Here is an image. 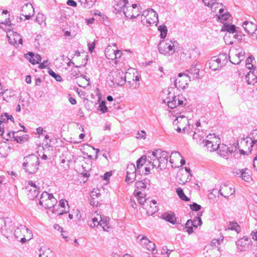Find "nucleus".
Returning <instances> with one entry per match:
<instances>
[{
    "label": "nucleus",
    "instance_id": "473e14b6",
    "mask_svg": "<svg viewBox=\"0 0 257 257\" xmlns=\"http://www.w3.org/2000/svg\"><path fill=\"white\" fill-rule=\"evenodd\" d=\"M81 167L82 170L81 171L80 168L79 169L80 173L84 177H88L89 176L88 172L90 170V168L89 167L88 164H87L86 162H84L81 165Z\"/></svg>",
    "mask_w": 257,
    "mask_h": 257
},
{
    "label": "nucleus",
    "instance_id": "412c9836",
    "mask_svg": "<svg viewBox=\"0 0 257 257\" xmlns=\"http://www.w3.org/2000/svg\"><path fill=\"white\" fill-rule=\"evenodd\" d=\"M217 150L219 155L226 159H228L229 154H231L233 152V151H230L228 146L224 144L220 145L219 144V147Z\"/></svg>",
    "mask_w": 257,
    "mask_h": 257
},
{
    "label": "nucleus",
    "instance_id": "f03ea898",
    "mask_svg": "<svg viewBox=\"0 0 257 257\" xmlns=\"http://www.w3.org/2000/svg\"><path fill=\"white\" fill-rule=\"evenodd\" d=\"M25 162L23 163V167L25 171L30 174L35 173L39 168V159L36 156L32 154L25 158Z\"/></svg>",
    "mask_w": 257,
    "mask_h": 257
},
{
    "label": "nucleus",
    "instance_id": "0e129e2a",
    "mask_svg": "<svg viewBox=\"0 0 257 257\" xmlns=\"http://www.w3.org/2000/svg\"><path fill=\"white\" fill-rule=\"evenodd\" d=\"M205 140H209V141L212 140L213 141H219L218 138H216L214 134H209L206 136Z\"/></svg>",
    "mask_w": 257,
    "mask_h": 257
},
{
    "label": "nucleus",
    "instance_id": "bb28decb",
    "mask_svg": "<svg viewBox=\"0 0 257 257\" xmlns=\"http://www.w3.org/2000/svg\"><path fill=\"white\" fill-rule=\"evenodd\" d=\"M246 81L249 85H254L257 83V76L254 74V72L249 71L245 78Z\"/></svg>",
    "mask_w": 257,
    "mask_h": 257
},
{
    "label": "nucleus",
    "instance_id": "9b49d317",
    "mask_svg": "<svg viewBox=\"0 0 257 257\" xmlns=\"http://www.w3.org/2000/svg\"><path fill=\"white\" fill-rule=\"evenodd\" d=\"M169 97H167L166 100L164 101L168 103L169 107L171 109H173L179 105H182L183 104V101L181 100L176 96L172 94L170 92L168 93Z\"/></svg>",
    "mask_w": 257,
    "mask_h": 257
},
{
    "label": "nucleus",
    "instance_id": "6ab92c4d",
    "mask_svg": "<svg viewBox=\"0 0 257 257\" xmlns=\"http://www.w3.org/2000/svg\"><path fill=\"white\" fill-rule=\"evenodd\" d=\"M242 27L245 32L248 34L256 35V39H257V26L252 22L245 21L243 22Z\"/></svg>",
    "mask_w": 257,
    "mask_h": 257
},
{
    "label": "nucleus",
    "instance_id": "79ce46f5",
    "mask_svg": "<svg viewBox=\"0 0 257 257\" xmlns=\"http://www.w3.org/2000/svg\"><path fill=\"white\" fill-rule=\"evenodd\" d=\"M176 193L181 200L185 201H188L190 200L189 198L185 195L182 188H177L176 190Z\"/></svg>",
    "mask_w": 257,
    "mask_h": 257
},
{
    "label": "nucleus",
    "instance_id": "dca6fc26",
    "mask_svg": "<svg viewBox=\"0 0 257 257\" xmlns=\"http://www.w3.org/2000/svg\"><path fill=\"white\" fill-rule=\"evenodd\" d=\"M34 10L31 4H26L22 7L21 15L25 17V20H29L33 16Z\"/></svg>",
    "mask_w": 257,
    "mask_h": 257
},
{
    "label": "nucleus",
    "instance_id": "aec40b11",
    "mask_svg": "<svg viewBox=\"0 0 257 257\" xmlns=\"http://www.w3.org/2000/svg\"><path fill=\"white\" fill-rule=\"evenodd\" d=\"M158 23V15L153 9L150 10V16L146 19L145 24L147 26Z\"/></svg>",
    "mask_w": 257,
    "mask_h": 257
},
{
    "label": "nucleus",
    "instance_id": "b1692460",
    "mask_svg": "<svg viewBox=\"0 0 257 257\" xmlns=\"http://www.w3.org/2000/svg\"><path fill=\"white\" fill-rule=\"evenodd\" d=\"M198 224H193V223H191V220H188L185 224V228H186V231L189 234H191L193 232V226L197 227L198 225H201L202 223L201 219L200 218H198Z\"/></svg>",
    "mask_w": 257,
    "mask_h": 257
},
{
    "label": "nucleus",
    "instance_id": "e433bc0d",
    "mask_svg": "<svg viewBox=\"0 0 257 257\" xmlns=\"http://www.w3.org/2000/svg\"><path fill=\"white\" fill-rule=\"evenodd\" d=\"M235 230L237 233L240 232V226L236 222H230L225 230Z\"/></svg>",
    "mask_w": 257,
    "mask_h": 257
},
{
    "label": "nucleus",
    "instance_id": "de8ad7c7",
    "mask_svg": "<svg viewBox=\"0 0 257 257\" xmlns=\"http://www.w3.org/2000/svg\"><path fill=\"white\" fill-rule=\"evenodd\" d=\"M144 248H146L148 250L152 251L153 254H155L157 252L155 244L151 240L149 241V243H148V244L145 246Z\"/></svg>",
    "mask_w": 257,
    "mask_h": 257
},
{
    "label": "nucleus",
    "instance_id": "c85d7f7f",
    "mask_svg": "<svg viewBox=\"0 0 257 257\" xmlns=\"http://www.w3.org/2000/svg\"><path fill=\"white\" fill-rule=\"evenodd\" d=\"M206 136V134L203 132H200L199 129H196V131L194 133L193 135V139L196 140L197 143L201 145L200 142H202L203 140H204V137Z\"/></svg>",
    "mask_w": 257,
    "mask_h": 257
},
{
    "label": "nucleus",
    "instance_id": "7c9ffc66",
    "mask_svg": "<svg viewBox=\"0 0 257 257\" xmlns=\"http://www.w3.org/2000/svg\"><path fill=\"white\" fill-rule=\"evenodd\" d=\"M127 4H128V2L125 0H120L118 4L114 6V10L117 12H123V9L126 10Z\"/></svg>",
    "mask_w": 257,
    "mask_h": 257
},
{
    "label": "nucleus",
    "instance_id": "f257e3e1",
    "mask_svg": "<svg viewBox=\"0 0 257 257\" xmlns=\"http://www.w3.org/2000/svg\"><path fill=\"white\" fill-rule=\"evenodd\" d=\"M178 45L179 43L177 41L167 39L160 42L158 50L161 54L170 56L175 52Z\"/></svg>",
    "mask_w": 257,
    "mask_h": 257
},
{
    "label": "nucleus",
    "instance_id": "f8f14e48",
    "mask_svg": "<svg viewBox=\"0 0 257 257\" xmlns=\"http://www.w3.org/2000/svg\"><path fill=\"white\" fill-rule=\"evenodd\" d=\"M124 72L121 70H117L114 75L111 81L117 86H121L124 84L126 82V79L124 76Z\"/></svg>",
    "mask_w": 257,
    "mask_h": 257
},
{
    "label": "nucleus",
    "instance_id": "052dcab7",
    "mask_svg": "<svg viewBox=\"0 0 257 257\" xmlns=\"http://www.w3.org/2000/svg\"><path fill=\"white\" fill-rule=\"evenodd\" d=\"M146 133L145 131H141V132H138L137 134L136 138L138 139H146Z\"/></svg>",
    "mask_w": 257,
    "mask_h": 257
},
{
    "label": "nucleus",
    "instance_id": "864d4df0",
    "mask_svg": "<svg viewBox=\"0 0 257 257\" xmlns=\"http://www.w3.org/2000/svg\"><path fill=\"white\" fill-rule=\"evenodd\" d=\"M106 102L104 100H102L99 105V110L102 113H105L108 110V108L106 106Z\"/></svg>",
    "mask_w": 257,
    "mask_h": 257
},
{
    "label": "nucleus",
    "instance_id": "680f3d73",
    "mask_svg": "<svg viewBox=\"0 0 257 257\" xmlns=\"http://www.w3.org/2000/svg\"><path fill=\"white\" fill-rule=\"evenodd\" d=\"M101 194L99 192V190L98 189H94L93 191L91 193V197H95L97 198H99Z\"/></svg>",
    "mask_w": 257,
    "mask_h": 257
},
{
    "label": "nucleus",
    "instance_id": "c9c22d12",
    "mask_svg": "<svg viewBox=\"0 0 257 257\" xmlns=\"http://www.w3.org/2000/svg\"><path fill=\"white\" fill-rule=\"evenodd\" d=\"M88 225L92 228H94L95 227H97L98 225H100V221L99 218L98 217H93L91 218V219H89L88 221Z\"/></svg>",
    "mask_w": 257,
    "mask_h": 257
},
{
    "label": "nucleus",
    "instance_id": "a878e982",
    "mask_svg": "<svg viewBox=\"0 0 257 257\" xmlns=\"http://www.w3.org/2000/svg\"><path fill=\"white\" fill-rule=\"evenodd\" d=\"M209 67L213 71L219 69L222 67L220 63H219L218 61L216 59L215 57H213L207 62Z\"/></svg>",
    "mask_w": 257,
    "mask_h": 257
},
{
    "label": "nucleus",
    "instance_id": "a19ab883",
    "mask_svg": "<svg viewBox=\"0 0 257 257\" xmlns=\"http://www.w3.org/2000/svg\"><path fill=\"white\" fill-rule=\"evenodd\" d=\"M150 181L148 179H144L143 181L136 182V186L138 189L143 190L147 188V184Z\"/></svg>",
    "mask_w": 257,
    "mask_h": 257
},
{
    "label": "nucleus",
    "instance_id": "7ed1b4c3",
    "mask_svg": "<svg viewBox=\"0 0 257 257\" xmlns=\"http://www.w3.org/2000/svg\"><path fill=\"white\" fill-rule=\"evenodd\" d=\"M15 238L21 242L24 243L30 240L33 237L31 230L25 226L21 225L18 226L14 232Z\"/></svg>",
    "mask_w": 257,
    "mask_h": 257
},
{
    "label": "nucleus",
    "instance_id": "58836bf2",
    "mask_svg": "<svg viewBox=\"0 0 257 257\" xmlns=\"http://www.w3.org/2000/svg\"><path fill=\"white\" fill-rule=\"evenodd\" d=\"M81 5L85 8H90L95 4L96 0H79Z\"/></svg>",
    "mask_w": 257,
    "mask_h": 257
},
{
    "label": "nucleus",
    "instance_id": "13d9d810",
    "mask_svg": "<svg viewBox=\"0 0 257 257\" xmlns=\"http://www.w3.org/2000/svg\"><path fill=\"white\" fill-rule=\"evenodd\" d=\"M217 0H203V2L205 5L212 7L216 3Z\"/></svg>",
    "mask_w": 257,
    "mask_h": 257
},
{
    "label": "nucleus",
    "instance_id": "37998d69",
    "mask_svg": "<svg viewBox=\"0 0 257 257\" xmlns=\"http://www.w3.org/2000/svg\"><path fill=\"white\" fill-rule=\"evenodd\" d=\"M181 157V154L178 152H173L170 156V163L173 164L175 163V159H176L179 161Z\"/></svg>",
    "mask_w": 257,
    "mask_h": 257
},
{
    "label": "nucleus",
    "instance_id": "6e6d98bb",
    "mask_svg": "<svg viewBox=\"0 0 257 257\" xmlns=\"http://www.w3.org/2000/svg\"><path fill=\"white\" fill-rule=\"evenodd\" d=\"M100 199L95 197H91L90 199V204L93 206H98L99 204Z\"/></svg>",
    "mask_w": 257,
    "mask_h": 257
},
{
    "label": "nucleus",
    "instance_id": "ddd939ff",
    "mask_svg": "<svg viewBox=\"0 0 257 257\" xmlns=\"http://www.w3.org/2000/svg\"><path fill=\"white\" fill-rule=\"evenodd\" d=\"M25 189L29 192L28 197L30 199L34 200L38 195L39 193L37 187L33 181H29Z\"/></svg>",
    "mask_w": 257,
    "mask_h": 257
},
{
    "label": "nucleus",
    "instance_id": "423d86ee",
    "mask_svg": "<svg viewBox=\"0 0 257 257\" xmlns=\"http://www.w3.org/2000/svg\"><path fill=\"white\" fill-rule=\"evenodd\" d=\"M156 157L155 158H158L159 166L158 168L161 170H163L166 168L168 161V153L166 151H162L161 149L155 150Z\"/></svg>",
    "mask_w": 257,
    "mask_h": 257
},
{
    "label": "nucleus",
    "instance_id": "5fc2aeb1",
    "mask_svg": "<svg viewBox=\"0 0 257 257\" xmlns=\"http://www.w3.org/2000/svg\"><path fill=\"white\" fill-rule=\"evenodd\" d=\"M244 54V52L243 53H242V52H238L237 54H236V57H237L238 61H235V62H231V63L234 64H239L241 62V61L243 60Z\"/></svg>",
    "mask_w": 257,
    "mask_h": 257
},
{
    "label": "nucleus",
    "instance_id": "4d7b16f0",
    "mask_svg": "<svg viewBox=\"0 0 257 257\" xmlns=\"http://www.w3.org/2000/svg\"><path fill=\"white\" fill-rule=\"evenodd\" d=\"M149 241L150 240L146 236H143L140 239V243L144 247H145V246L148 244V243H149Z\"/></svg>",
    "mask_w": 257,
    "mask_h": 257
},
{
    "label": "nucleus",
    "instance_id": "8fccbe9b",
    "mask_svg": "<svg viewBox=\"0 0 257 257\" xmlns=\"http://www.w3.org/2000/svg\"><path fill=\"white\" fill-rule=\"evenodd\" d=\"M21 132V131H19L16 133L15 132H8L7 133L6 136H3V138L5 139V140H6L7 141H9V140L13 138L15 141V139H16L15 137L16 136V134H18L19 133H20Z\"/></svg>",
    "mask_w": 257,
    "mask_h": 257
},
{
    "label": "nucleus",
    "instance_id": "f3484780",
    "mask_svg": "<svg viewBox=\"0 0 257 257\" xmlns=\"http://www.w3.org/2000/svg\"><path fill=\"white\" fill-rule=\"evenodd\" d=\"M219 141H213L209 140H203L200 144L204 147H206L208 151L212 152L217 150L219 147Z\"/></svg>",
    "mask_w": 257,
    "mask_h": 257
},
{
    "label": "nucleus",
    "instance_id": "2eb2a0df",
    "mask_svg": "<svg viewBox=\"0 0 257 257\" xmlns=\"http://www.w3.org/2000/svg\"><path fill=\"white\" fill-rule=\"evenodd\" d=\"M251 240L247 237L244 236L236 241V244L241 251H245L251 246Z\"/></svg>",
    "mask_w": 257,
    "mask_h": 257
},
{
    "label": "nucleus",
    "instance_id": "72a5a7b5",
    "mask_svg": "<svg viewBox=\"0 0 257 257\" xmlns=\"http://www.w3.org/2000/svg\"><path fill=\"white\" fill-rule=\"evenodd\" d=\"M241 178L242 180L247 182H249L250 181H251L252 178L250 177V170L246 168L244 169Z\"/></svg>",
    "mask_w": 257,
    "mask_h": 257
},
{
    "label": "nucleus",
    "instance_id": "a211bd4d",
    "mask_svg": "<svg viewBox=\"0 0 257 257\" xmlns=\"http://www.w3.org/2000/svg\"><path fill=\"white\" fill-rule=\"evenodd\" d=\"M219 192L224 197L228 198L229 195H231L235 192V189L225 184H223L220 186Z\"/></svg>",
    "mask_w": 257,
    "mask_h": 257
},
{
    "label": "nucleus",
    "instance_id": "338daca9",
    "mask_svg": "<svg viewBox=\"0 0 257 257\" xmlns=\"http://www.w3.org/2000/svg\"><path fill=\"white\" fill-rule=\"evenodd\" d=\"M44 19H43V15L39 14L36 18V21L40 25L42 24V23L44 22Z\"/></svg>",
    "mask_w": 257,
    "mask_h": 257
},
{
    "label": "nucleus",
    "instance_id": "bf43d9fd",
    "mask_svg": "<svg viewBox=\"0 0 257 257\" xmlns=\"http://www.w3.org/2000/svg\"><path fill=\"white\" fill-rule=\"evenodd\" d=\"M190 207L193 211H198L200 210L201 206L196 203H193L190 205Z\"/></svg>",
    "mask_w": 257,
    "mask_h": 257
},
{
    "label": "nucleus",
    "instance_id": "4be33fe9",
    "mask_svg": "<svg viewBox=\"0 0 257 257\" xmlns=\"http://www.w3.org/2000/svg\"><path fill=\"white\" fill-rule=\"evenodd\" d=\"M25 58L32 64H39L41 61V56L39 54H35L33 52L25 54Z\"/></svg>",
    "mask_w": 257,
    "mask_h": 257
},
{
    "label": "nucleus",
    "instance_id": "9d476101",
    "mask_svg": "<svg viewBox=\"0 0 257 257\" xmlns=\"http://www.w3.org/2000/svg\"><path fill=\"white\" fill-rule=\"evenodd\" d=\"M139 169L133 163H130L126 167V176L125 181L127 183H131L134 182L136 177V172L138 171Z\"/></svg>",
    "mask_w": 257,
    "mask_h": 257
},
{
    "label": "nucleus",
    "instance_id": "5701e85b",
    "mask_svg": "<svg viewBox=\"0 0 257 257\" xmlns=\"http://www.w3.org/2000/svg\"><path fill=\"white\" fill-rule=\"evenodd\" d=\"M156 153L155 151L148 154V161L149 162V164H151L152 169L156 167L158 168L159 166V159L158 158H155Z\"/></svg>",
    "mask_w": 257,
    "mask_h": 257
},
{
    "label": "nucleus",
    "instance_id": "393cba45",
    "mask_svg": "<svg viewBox=\"0 0 257 257\" xmlns=\"http://www.w3.org/2000/svg\"><path fill=\"white\" fill-rule=\"evenodd\" d=\"M162 218L171 224H175L177 223L176 218L174 212H166L162 214Z\"/></svg>",
    "mask_w": 257,
    "mask_h": 257
},
{
    "label": "nucleus",
    "instance_id": "69168bd1",
    "mask_svg": "<svg viewBox=\"0 0 257 257\" xmlns=\"http://www.w3.org/2000/svg\"><path fill=\"white\" fill-rule=\"evenodd\" d=\"M182 176H180V175L178 174L176 177V180L179 184L183 185L188 181L187 180L185 179V178L182 179Z\"/></svg>",
    "mask_w": 257,
    "mask_h": 257
},
{
    "label": "nucleus",
    "instance_id": "0eeeda50",
    "mask_svg": "<svg viewBox=\"0 0 257 257\" xmlns=\"http://www.w3.org/2000/svg\"><path fill=\"white\" fill-rule=\"evenodd\" d=\"M2 221H3L4 224L1 227L2 233L5 237L9 238L14 235L13 231L14 227V223L9 218L3 219Z\"/></svg>",
    "mask_w": 257,
    "mask_h": 257
},
{
    "label": "nucleus",
    "instance_id": "4c0bfd02",
    "mask_svg": "<svg viewBox=\"0 0 257 257\" xmlns=\"http://www.w3.org/2000/svg\"><path fill=\"white\" fill-rule=\"evenodd\" d=\"M99 221H100V226H101L104 231H108L106 230V228L104 226V223H105V225L109 224V218L106 216L101 215L99 216Z\"/></svg>",
    "mask_w": 257,
    "mask_h": 257
},
{
    "label": "nucleus",
    "instance_id": "20e7f679",
    "mask_svg": "<svg viewBox=\"0 0 257 257\" xmlns=\"http://www.w3.org/2000/svg\"><path fill=\"white\" fill-rule=\"evenodd\" d=\"M57 201L52 194L44 192L41 196L39 204L46 209L53 208L56 204Z\"/></svg>",
    "mask_w": 257,
    "mask_h": 257
},
{
    "label": "nucleus",
    "instance_id": "e2e57ef3",
    "mask_svg": "<svg viewBox=\"0 0 257 257\" xmlns=\"http://www.w3.org/2000/svg\"><path fill=\"white\" fill-rule=\"evenodd\" d=\"M150 10H149L148 11H144L143 12L142 16L144 17V18H142V22L144 24H145L146 19L148 18V16H150Z\"/></svg>",
    "mask_w": 257,
    "mask_h": 257
},
{
    "label": "nucleus",
    "instance_id": "c03bdc74",
    "mask_svg": "<svg viewBox=\"0 0 257 257\" xmlns=\"http://www.w3.org/2000/svg\"><path fill=\"white\" fill-rule=\"evenodd\" d=\"M9 120H11L12 122H14V119L12 115H9L7 113H5L1 115V120L2 123H7Z\"/></svg>",
    "mask_w": 257,
    "mask_h": 257
},
{
    "label": "nucleus",
    "instance_id": "cd10ccee",
    "mask_svg": "<svg viewBox=\"0 0 257 257\" xmlns=\"http://www.w3.org/2000/svg\"><path fill=\"white\" fill-rule=\"evenodd\" d=\"M8 41L10 44H12L13 45L17 44L18 42L19 44H22L23 40L21 38V36L19 34L15 32L13 34L12 38L8 36Z\"/></svg>",
    "mask_w": 257,
    "mask_h": 257
},
{
    "label": "nucleus",
    "instance_id": "4468645a",
    "mask_svg": "<svg viewBox=\"0 0 257 257\" xmlns=\"http://www.w3.org/2000/svg\"><path fill=\"white\" fill-rule=\"evenodd\" d=\"M145 202L144 208L147 211L148 215H152L158 211L157 202L155 200H145Z\"/></svg>",
    "mask_w": 257,
    "mask_h": 257
},
{
    "label": "nucleus",
    "instance_id": "a18cd8bd",
    "mask_svg": "<svg viewBox=\"0 0 257 257\" xmlns=\"http://www.w3.org/2000/svg\"><path fill=\"white\" fill-rule=\"evenodd\" d=\"M223 30L225 31H227L232 34H233L236 32V27L234 25L224 24Z\"/></svg>",
    "mask_w": 257,
    "mask_h": 257
},
{
    "label": "nucleus",
    "instance_id": "49530a36",
    "mask_svg": "<svg viewBox=\"0 0 257 257\" xmlns=\"http://www.w3.org/2000/svg\"><path fill=\"white\" fill-rule=\"evenodd\" d=\"M15 141L20 144L26 142L29 138V136L28 135H24L23 136H18V134H16Z\"/></svg>",
    "mask_w": 257,
    "mask_h": 257
},
{
    "label": "nucleus",
    "instance_id": "39448f33",
    "mask_svg": "<svg viewBox=\"0 0 257 257\" xmlns=\"http://www.w3.org/2000/svg\"><path fill=\"white\" fill-rule=\"evenodd\" d=\"M191 76L185 73H179L178 77L174 80V85L178 89H185L191 81Z\"/></svg>",
    "mask_w": 257,
    "mask_h": 257
},
{
    "label": "nucleus",
    "instance_id": "1a4fd4ad",
    "mask_svg": "<svg viewBox=\"0 0 257 257\" xmlns=\"http://www.w3.org/2000/svg\"><path fill=\"white\" fill-rule=\"evenodd\" d=\"M173 125L174 126L179 125L180 127L182 128V132L183 133L187 132L188 133L190 129L188 119L184 115L178 116L173 121Z\"/></svg>",
    "mask_w": 257,
    "mask_h": 257
},
{
    "label": "nucleus",
    "instance_id": "774afa93",
    "mask_svg": "<svg viewBox=\"0 0 257 257\" xmlns=\"http://www.w3.org/2000/svg\"><path fill=\"white\" fill-rule=\"evenodd\" d=\"M243 171V169H234L233 171V173L235 176L241 177V175H242Z\"/></svg>",
    "mask_w": 257,
    "mask_h": 257
},
{
    "label": "nucleus",
    "instance_id": "09e8293b",
    "mask_svg": "<svg viewBox=\"0 0 257 257\" xmlns=\"http://www.w3.org/2000/svg\"><path fill=\"white\" fill-rule=\"evenodd\" d=\"M158 30L160 32V37L164 39L167 34V28L165 25H161L158 27Z\"/></svg>",
    "mask_w": 257,
    "mask_h": 257
},
{
    "label": "nucleus",
    "instance_id": "3c124183",
    "mask_svg": "<svg viewBox=\"0 0 257 257\" xmlns=\"http://www.w3.org/2000/svg\"><path fill=\"white\" fill-rule=\"evenodd\" d=\"M147 162H148V161L146 156H143L142 157H141L137 161V169H140V168L142 167Z\"/></svg>",
    "mask_w": 257,
    "mask_h": 257
},
{
    "label": "nucleus",
    "instance_id": "ea45409f",
    "mask_svg": "<svg viewBox=\"0 0 257 257\" xmlns=\"http://www.w3.org/2000/svg\"><path fill=\"white\" fill-rule=\"evenodd\" d=\"M199 69L195 67H192L188 70V74L191 76V78L194 79L197 78L199 76Z\"/></svg>",
    "mask_w": 257,
    "mask_h": 257
},
{
    "label": "nucleus",
    "instance_id": "c756f323",
    "mask_svg": "<svg viewBox=\"0 0 257 257\" xmlns=\"http://www.w3.org/2000/svg\"><path fill=\"white\" fill-rule=\"evenodd\" d=\"M39 257H55V255L54 253L50 248L41 247Z\"/></svg>",
    "mask_w": 257,
    "mask_h": 257
},
{
    "label": "nucleus",
    "instance_id": "603ef678",
    "mask_svg": "<svg viewBox=\"0 0 257 257\" xmlns=\"http://www.w3.org/2000/svg\"><path fill=\"white\" fill-rule=\"evenodd\" d=\"M48 73L50 75L54 78L56 81L59 82L62 81L61 76L60 75L55 73L52 69H50L49 68L48 70Z\"/></svg>",
    "mask_w": 257,
    "mask_h": 257
},
{
    "label": "nucleus",
    "instance_id": "6e6552de",
    "mask_svg": "<svg viewBox=\"0 0 257 257\" xmlns=\"http://www.w3.org/2000/svg\"><path fill=\"white\" fill-rule=\"evenodd\" d=\"M140 4H133L131 6L127 7L126 10L123 9V13L126 18L133 19L140 15Z\"/></svg>",
    "mask_w": 257,
    "mask_h": 257
},
{
    "label": "nucleus",
    "instance_id": "f704fd0d",
    "mask_svg": "<svg viewBox=\"0 0 257 257\" xmlns=\"http://www.w3.org/2000/svg\"><path fill=\"white\" fill-rule=\"evenodd\" d=\"M115 50L112 49L111 46L106 48L105 51V55L106 57L110 60H114Z\"/></svg>",
    "mask_w": 257,
    "mask_h": 257
},
{
    "label": "nucleus",
    "instance_id": "2f4dec72",
    "mask_svg": "<svg viewBox=\"0 0 257 257\" xmlns=\"http://www.w3.org/2000/svg\"><path fill=\"white\" fill-rule=\"evenodd\" d=\"M215 57L216 59L218 61L219 63H220L222 66H223L225 65L227 62L228 56L226 53H221Z\"/></svg>",
    "mask_w": 257,
    "mask_h": 257
}]
</instances>
